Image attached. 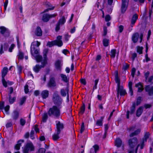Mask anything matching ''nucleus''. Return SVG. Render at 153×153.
I'll use <instances>...</instances> for the list:
<instances>
[{"mask_svg":"<svg viewBox=\"0 0 153 153\" xmlns=\"http://www.w3.org/2000/svg\"><path fill=\"white\" fill-rule=\"evenodd\" d=\"M105 118L104 116H101L99 119L97 120L96 124L98 126H102L103 124L102 121Z\"/></svg>","mask_w":153,"mask_h":153,"instance_id":"nucleus-23","label":"nucleus"},{"mask_svg":"<svg viewBox=\"0 0 153 153\" xmlns=\"http://www.w3.org/2000/svg\"><path fill=\"white\" fill-rule=\"evenodd\" d=\"M18 56V59L19 60H22L24 57V53L22 51H19Z\"/></svg>","mask_w":153,"mask_h":153,"instance_id":"nucleus-38","label":"nucleus"},{"mask_svg":"<svg viewBox=\"0 0 153 153\" xmlns=\"http://www.w3.org/2000/svg\"><path fill=\"white\" fill-rule=\"evenodd\" d=\"M135 86L136 88H138L137 92H142L144 89L143 85L141 82H139L136 83Z\"/></svg>","mask_w":153,"mask_h":153,"instance_id":"nucleus-13","label":"nucleus"},{"mask_svg":"<svg viewBox=\"0 0 153 153\" xmlns=\"http://www.w3.org/2000/svg\"><path fill=\"white\" fill-rule=\"evenodd\" d=\"M47 45L49 46V47H51L52 46L55 45L54 40L51 41V42H48L47 43Z\"/></svg>","mask_w":153,"mask_h":153,"instance_id":"nucleus-47","label":"nucleus"},{"mask_svg":"<svg viewBox=\"0 0 153 153\" xmlns=\"http://www.w3.org/2000/svg\"><path fill=\"white\" fill-rule=\"evenodd\" d=\"M60 25L57 23L55 28V30L56 32H58L60 29Z\"/></svg>","mask_w":153,"mask_h":153,"instance_id":"nucleus-57","label":"nucleus"},{"mask_svg":"<svg viewBox=\"0 0 153 153\" xmlns=\"http://www.w3.org/2000/svg\"><path fill=\"white\" fill-rule=\"evenodd\" d=\"M117 97L118 99L119 95L120 96H124L127 94L126 90L124 89L122 86L117 87Z\"/></svg>","mask_w":153,"mask_h":153,"instance_id":"nucleus-5","label":"nucleus"},{"mask_svg":"<svg viewBox=\"0 0 153 153\" xmlns=\"http://www.w3.org/2000/svg\"><path fill=\"white\" fill-rule=\"evenodd\" d=\"M22 69L23 68L21 66L19 65L18 66V70L19 74H20L22 73Z\"/></svg>","mask_w":153,"mask_h":153,"instance_id":"nucleus-62","label":"nucleus"},{"mask_svg":"<svg viewBox=\"0 0 153 153\" xmlns=\"http://www.w3.org/2000/svg\"><path fill=\"white\" fill-rule=\"evenodd\" d=\"M103 33L102 34L103 37H105L107 33V28L106 26H104L103 27Z\"/></svg>","mask_w":153,"mask_h":153,"instance_id":"nucleus-48","label":"nucleus"},{"mask_svg":"<svg viewBox=\"0 0 153 153\" xmlns=\"http://www.w3.org/2000/svg\"><path fill=\"white\" fill-rule=\"evenodd\" d=\"M138 16L137 13L134 14L131 18V25H134L136 22L137 20L138 19Z\"/></svg>","mask_w":153,"mask_h":153,"instance_id":"nucleus-25","label":"nucleus"},{"mask_svg":"<svg viewBox=\"0 0 153 153\" xmlns=\"http://www.w3.org/2000/svg\"><path fill=\"white\" fill-rule=\"evenodd\" d=\"M0 33L5 38H7L10 35V32L9 29L4 26L0 27Z\"/></svg>","mask_w":153,"mask_h":153,"instance_id":"nucleus-4","label":"nucleus"},{"mask_svg":"<svg viewBox=\"0 0 153 153\" xmlns=\"http://www.w3.org/2000/svg\"><path fill=\"white\" fill-rule=\"evenodd\" d=\"M19 113L18 111L16 110L14 111L12 115L13 119L15 120H17L19 117Z\"/></svg>","mask_w":153,"mask_h":153,"instance_id":"nucleus-18","label":"nucleus"},{"mask_svg":"<svg viewBox=\"0 0 153 153\" xmlns=\"http://www.w3.org/2000/svg\"><path fill=\"white\" fill-rule=\"evenodd\" d=\"M129 65L128 63L126 64L125 65H123V69L124 71H126L129 67Z\"/></svg>","mask_w":153,"mask_h":153,"instance_id":"nucleus-63","label":"nucleus"},{"mask_svg":"<svg viewBox=\"0 0 153 153\" xmlns=\"http://www.w3.org/2000/svg\"><path fill=\"white\" fill-rule=\"evenodd\" d=\"M26 100V98L25 96L22 97L20 99V102L19 104L20 106H21L25 102Z\"/></svg>","mask_w":153,"mask_h":153,"instance_id":"nucleus-40","label":"nucleus"},{"mask_svg":"<svg viewBox=\"0 0 153 153\" xmlns=\"http://www.w3.org/2000/svg\"><path fill=\"white\" fill-rule=\"evenodd\" d=\"M41 95L42 99H45L48 97L49 92L48 90H43L41 92Z\"/></svg>","mask_w":153,"mask_h":153,"instance_id":"nucleus-14","label":"nucleus"},{"mask_svg":"<svg viewBox=\"0 0 153 153\" xmlns=\"http://www.w3.org/2000/svg\"><path fill=\"white\" fill-rule=\"evenodd\" d=\"M10 106L9 105H7L5 107L4 106V109L5 111L7 114H8L9 113L8 112L10 109Z\"/></svg>","mask_w":153,"mask_h":153,"instance_id":"nucleus-52","label":"nucleus"},{"mask_svg":"<svg viewBox=\"0 0 153 153\" xmlns=\"http://www.w3.org/2000/svg\"><path fill=\"white\" fill-rule=\"evenodd\" d=\"M45 148H41L38 150V152L39 153H45Z\"/></svg>","mask_w":153,"mask_h":153,"instance_id":"nucleus-61","label":"nucleus"},{"mask_svg":"<svg viewBox=\"0 0 153 153\" xmlns=\"http://www.w3.org/2000/svg\"><path fill=\"white\" fill-rule=\"evenodd\" d=\"M142 101V98L141 97L139 96L136 99V105L138 106L140 105Z\"/></svg>","mask_w":153,"mask_h":153,"instance_id":"nucleus-42","label":"nucleus"},{"mask_svg":"<svg viewBox=\"0 0 153 153\" xmlns=\"http://www.w3.org/2000/svg\"><path fill=\"white\" fill-rule=\"evenodd\" d=\"M60 76L62 79V80L66 83L68 84L69 81V78H68L66 75L63 74H61Z\"/></svg>","mask_w":153,"mask_h":153,"instance_id":"nucleus-21","label":"nucleus"},{"mask_svg":"<svg viewBox=\"0 0 153 153\" xmlns=\"http://www.w3.org/2000/svg\"><path fill=\"white\" fill-rule=\"evenodd\" d=\"M136 128V126H132L129 127V128H128L127 130H128L129 131H133Z\"/></svg>","mask_w":153,"mask_h":153,"instance_id":"nucleus-60","label":"nucleus"},{"mask_svg":"<svg viewBox=\"0 0 153 153\" xmlns=\"http://www.w3.org/2000/svg\"><path fill=\"white\" fill-rule=\"evenodd\" d=\"M122 144V140L119 138H117L116 139L115 142V146L117 147H120Z\"/></svg>","mask_w":153,"mask_h":153,"instance_id":"nucleus-22","label":"nucleus"},{"mask_svg":"<svg viewBox=\"0 0 153 153\" xmlns=\"http://www.w3.org/2000/svg\"><path fill=\"white\" fill-rule=\"evenodd\" d=\"M24 91L25 94H27L29 91L28 86L26 84L24 86Z\"/></svg>","mask_w":153,"mask_h":153,"instance_id":"nucleus-55","label":"nucleus"},{"mask_svg":"<svg viewBox=\"0 0 153 153\" xmlns=\"http://www.w3.org/2000/svg\"><path fill=\"white\" fill-rule=\"evenodd\" d=\"M20 124L22 126H24L25 125L26 123V121L23 119L21 118L20 120Z\"/></svg>","mask_w":153,"mask_h":153,"instance_id":"nucleus-53","label":"nucleus"},{"mask_svg":"<svg viewBox=\"0 0 153 153\" xmlns=\"http://www.w3.org/2000/svg\"><path fill=\"white\" fill-rule=\"evenodd\" d=\"M139 36V34L137 32H136L133 33L131 37L132 41L133 43H136L137 42Z\"/></svg>","mask_w":153,"mask_h":153,"instance_id":"nucleus-15","label":"nucleus"},{"mask_svg":"<svg viewBox=\"0 0 153 153\" xmlns=\"http://www.w3.org/2000/svg\"><path fill=\"white\" fill-rule=\"evenodd\" d=\"M110 16L109 14L106 15L105 17V20L107 22H108L111 20Z\"/></svg>","mask_w":153,"mask_h":153,"instance_id":"nucleus-56","label":"nucleus"},{"mask_svg":"<svg viewBox=\"0 0 153 153\" xmlns=\"http://www.w3.org/2000/svg\"><path fill=\"white\" fill-rule=\"evenodd\" d=\"M49 14L48 13L44 14L42 17V20L44 22H48L49 19Z\"/></svg>","mask_w":153,"mask_h":153,"instance_id":"nucleus-28","label":"nucleus"},{"mask_svg":"<svg viewBox=\"0 0 153 153\" xmlns=\"http://www.w3.org/2000/svg\"><path fill=\"white\" fill-rule=\"evenodd\" d=\"M130 111L129 110H127L126 111V117L127 119H128L129 118V114L132 115L134 114L136 110V103L134 102L131 107L130 108Z\"/></svg>","mask_w":153,"mask_h":153,"instance_id":"nucleus-8","label":"nucleus"},{"mask_svg":"<svg viewBox=\"0 0 153 153\" xmlns=\"http://www.w3.org/2000/svg\"><path fill=\"white\" fill-rule=\"evenodd\" d=\"M2 82L3 86L5 88H7V81H6L4 78H2Z\"/></svg>","mask_w":153,"mask_h":153,"instance_id":"nucleus-46","label":"nucleus"},{"mask_svg":"<svg viewBox=\"0 0 153 153\" xmlns=\"http://www.w3.org/2000/svg\"><path fill=\"white\" fill-rule=\"evenodd\" d=\"M52 99L54 105L60 107L62 104V99L58 94L57 91L53 93Z\"/></svg>","mask_w":153,"mask_h":153,"instance_id":"nucleus-2","label":"nucleus"},{"mask_svg":"<svg viewBox=\"0 0 153 153\" xmlns=\"http://www.w3.org/2000/svg\"><path fill=\"white\" fill-rule=\"evenodd\" d=\"M35 33L37 36H42V31L39 26L37 27L35 32Z\"/></svg>","mask_w":153,"mask_h":153,"instance_id":"nucleus-16","label":"nucleus"},{"mask_svg":"<svg viewBox=\"0 0 153 153\" xmlns=\"http://www.w3.org/2000/svg\"><path fill=\"white\" fill-rule=\"evenodd\" d=\"M145 90L148 92L149 96L153 95V86H150L149 85H146L145 87Z\"/></svg>","mask_w":153,"mask_h":153,"instance_id":"nucleus-11","label":"nucleus"},{"mask_svg":"<svg viewBox=\"0 0 153 153\" xmlns=\"http://www.w3.org/2000/svg\"><path fill=\"white\" fill-rule=\"evenodd\" d=\"M15 47V45L14 44H12L11 45V46L9 48L8 51L10 52H12L14 48Z\"/></svg>","mask_w":153,"mask_h":153,"instance_id":"nucleus-54","label":"nucleus"},{"mask_svg":"<svg viewBox=\"0 0 153 153\" xmlns=\"http://www.w3.org/2000/svg\"><path fill=\"white\" fill-rule=\"evenodd\" d=\"M9 97V102L10 104H12L16 101V97H14L12 98L11 95L8 96Z\"/></svg>","mask_w":153,"mask_h":153,"instance_id":"nucleus-35","label":"nucleus"},{"mask_svg":"<svg viewBox=\"0 0 153 153\" xmlns=\"http://www.w3.org/2000/svg\"><path fill=\"white\" fill-rule=\"evenodd\" d=\"M42 68L40 65L36 64L33 67V70L36 73H38L41 68Z\"/></svg>","mask_w":153,"mask_h":153,"instance_id":"nucleus-27","label":"nucleus"},{"mask_svg":"<svg viewBox=\"0 0 153 153\" xmlns=\"http://www.w3.org/2000/svg\"><path fill=\"white\" fill-rule=\"evenodd\" d=\"M141 129L140 128H138L136 130L134 131L133 132L130 133L129 134L130 137H132L135 136H136L139 134L140 132Z\"/></svg>","mask_w":153,"mask_h":153,"instance_id":"nucleus-26","label":"nucleus"},{"mask_svg":"<svg viewBox=\"0 0 153 153\" xmlns=\"http://www.w3.org/2000/svg\"><path fill=\"white\" fill-rule=\"evenodd\" d=\"M8 71V68L7 67H4L1 71L2 78H4L5 76L7 74Z\"/></svg>","mask_w":153,"mask_h":153,"instance_id":"nucleus-30","label":"nucleus"},{"mask_svg":"<svg viewBox=\"0 0 153 153\" xmlns=\"http://www.w3.org/2000/svg\"><path fill=\"white\" fill-rule=\"evenodd\" d=\"M56 132L60 133L61 131L64 128V124L63 123H61L60 121H56Z\"/></svg>","mask_w":153,"mask_h":153,"instance_id":"nucleus-10","label":"nucleus"},{"mask_svg":"<svg viewBox=\"0 0 153 153\" xmlns=\"http://www.w3.org/2000/svg\"><path fill=\"white\" fill-rule=\"evenodd\" d=\"M45 5L46 7H53L52 6V5H51V4L50 2L48 1L45 2Z\"/></svg>","mask_w":153,"mask_h":153,"instance_id":"nucleus-58","label":"nucleus"},{"mask_svg":"<svg viewBox=\"0 0 153 153\" xmlns=\"http://www.w3.org/2000/svg\"><path fill=\"white\" fill-rule=\"evenodd\" d=\"M115 75V80L116 83H117V87L120 86V79L118 76V73L117 71H116Z\"/></svg>","mask_w":153,"mask_h":153,"instance_id":"nucleus-19","label":"nucleus"},{"mask_svg":"<svg viewBox=\"0 0 153 153\" xmlns=\"http://www.w3.org/2000/svg\"><path fill=\"white\" fill-rule=\"evenodd\" d=\"M109 39L106 38H104L102 39V44L105 47H108L109 45Z\"/></svg>","mask_w":153,"mask_h":153,"instance_id":"nucleus-32","label":"nucleus"},{"mask_svg":"<svg viewBox=\"0 0 153 153\" xmlns=\"http://www.w3.org/2000/svg\"><path fill=\"white\" fill-rule=\"evenodd\" d=\"M3 45L4 50V51H6L7 50L9 46L7 42H5L4 44V45Z\"/></svg>","mask_w":153,"mask_h":153,"instance_id":"nucleus-50","label":"nucleus"},{"mask_svg":"<svg viewBox=\"0 0 153 153\" xmlns=\"http://www.w3.org/2000/svg\"><path fill=\"white\" fill-rule=\"evenodd\" d=\"M35 59L37 62H40L42 61V57L41 55H37L35 57Z\"/></svg>","mask_w":153,"mask_h":153,"instance_id":"nucleus-36","label":"nucleus"},{"mask_svg":"<svg viewBox=\"0 0 153 153\" xmlns=\"http://www.w3.org/2000/svg\"><path fill=\"white\" fill-rule=\"evenodd\" d=\"M137 137H134L129 139L128 144L131 149H133L137 145Z\"/></svg>","mask_w":153,"mask_h":153,"instance_id":"nucleus-7","label":"nucleus"},{"mask_svg":"<svg viewBox=\"0 0 153 153\" xmlns=\"http://www.w3.org/2000/svg\"><path fill=\"white\" fill-rule=\"evenodd\" d=\"M56 85V84L55 78L53 76L50 77L47 83L48 86L50 88H51L55 87Z\"/></svg>","mask_w":153,"mask_h":153,"instance_id":"nucleus-9","label":"nucleus"},{"mask_svg":"<svg viewBox=\"0 0 153 153\" xmlns=\"http://www.w3.org/2000/svg\"><path fill=\"white\" fill-rule=\"evenodd\" d=\"M33 51H34V54H36L37 55L39 54V50L38 49H36V45L34 44H33Z\"/></svg>","mask_w":153,"mask_h":153,"instance_id":"nucleus-45","label":"nucleus"},{"mask_svg":"<svg viewBox=\"0 0 153 153\" xmlns=\"http://www.w3.org/2000/svg\"><path fill=\"white\" fill-rule=\"evenodd\" d=\"M85 129V123L84 122H82V123L81 129L80 130V133L82 134L83 132Z\"/></svg>","mask_w":153,"mask_h":153,"instance_id":"nucleus-49","label":"nucleus"},{"mask_svg":"<svg viewBox=\"0 0 153 153\" xmlns=\"http://www.w3.org/2000/svg\"><path fill=\"white\" fill-rule=\"evenodd\" d=\"M61 107H59L58 106L55 105L52 106L48 111V116L55 119L59 118L61 115Z\"/></svg>","mask_w":153,"mask_h":153,"instance_id":"nucleus-1","label":"nucleus"},{"mask_svg":"<svg viewBox=\"0 0 153 153\" xmlns=\"http://www.w3.org/2000/svg\"><path fill=\"white\" fill-rule=\"evenodd\" d=\"M60 133H58L56 132V134H54L52 136V138L53 140L54 141H56L59 138V135L60 134Z\"/></svg>","mask_w":153,"mask_h":153,"instance_id":"nucleus-39","label":"nucleus"},{"mask_svg":"<svg viewBox=\"0 0 153 153\" xmlns=\"http://www.w3.org/2000/svg\"><path fill=\"white\" fill-rule=\"evenodd\" d=\"M48 53V50H46L45 51H43V56L44 58V59H47V54Z\"/></svg>","mask_w":153,"mask_h":153,"instance_id":"nucleus-51","label":"nucleus"},{"mask_svg":"<svg viewBox=\"0 0 153 153\" xmlns=\"http://www.w3.org/2000/svg\"><path fill=\"white\" fill-rule=\"evenodd\" d=\"M4 101L1 102L0 103V110H2L4 109Z\"/></svg>","mask_w":153,"mask_h":153,"instance_id":"nucleus-64","label":"nucleus"},{"mask_svg":"<svg viewBox=\"0 0 153 153\" xmlns=\"http://www.w3.org/2000/svg\"><path fill=\"white\" fill-rule=\"evenodd\" d=\"M48 60L46 59H43L42 60L41 62L42 65H40L42 68H44L46 65L48 64Z\"/></svg>","mask_w":153,"mask_h":153,"instance_id":"nucleus-43","label":"nucleus"},{"mask_svg":"<svg viewBox=\"0 0 153 153\" xmlns=\"http://www.w3.org/2000/svg\"><path fill=\"white\" fill-rule=\"evenodd\" d=\"M99 81V79L98 78L94 80V84L93 88V92L97 88V85Z\"/></svg>","mask_w":153,"mask_h":153,"instance_id":"nucleus-41","label":"nucleus"},{"mask_svg":"<svg viewBox=\"0 0 153 153\" xmlns=\"http://www.w3.org/2000/svg\"><path fill=\"white\" fill-rule=\"evenodd\" d=\"M55 45H57L58 47H61L63 45L62 41H58L56 40H54Z\"/></svg>","mask_w":153,"mask_h":153,"instance_id":"nucleus-37","label":"nucleus"},{"mask_svg":"<svg viewBox=\"0 0 153 153\" xmlns=\"http://www.w3.org/2000/svg\"><path fill=\"white\" fill-rule=\"evenodd\" d=\"M67 17H66L65 16H63L59 19L57 23L60 25H64L66 22Z\"/></svg>","mask_w":153,"mask_h":153,"instance_id":"nucleus-24","label":"nucleus"},{"mask_svg":"<svg viewBox=\"0 0 153 153\" xmlns=\"http://www.w3.org/2000/svg\"><path fill=\"white\" fill-rule=\"evenodd\" d=\"M54 7H49L48 8H47V9L45 10H44V11H43V13H46V12H47L49 10H53L54 9Z\"/></svg>","mask_w":153,"mask_h":153,"instance_id":"nucleus-59","label":"nucleus"},{"mask_svg":"<svg viewBox=\"0 0 153 153\" xmlns=\"http://www.w3.org/2000/svg\"><path fill=\"white\" fill-rule=\"evenodd\" d=\"M24 140L20 139L18 140L17 142V143L15 146L14 148L15 149L19 150L20 149V147L22 146V143L24 142Z\"/></svg>","mask_w":153,"mask_h":153,"instance_id":"nucleus-17","label":"nucleus"},{"mask_svg":"<svg viewBox=\"0 0 153 153\" xmlns=\"http://www.w3.org/2000/svg\"><path fill=\"white\" fill-rule=\"evenodd\" d=\"M143 47L140 46L137 47V51L139 53V54H141L143 53Z\"/></svg>","mask_w":153,"mask_h":153,"instance_id":"nucleus-44","label":"nucleus"},{"mask_svg":"<svg viewBox=\"0 0 153 153\" xmlns=\"http://www.w3.org/2000/svg\"><path fill=\"white\" fill-rule=\"evenodd\" d=\"M129 1V0H122L121 12L122 14L124 13L127 10Z\"/></svg>","mask_w":153,"mask_h":153,"instance_id":"nucleus-6","label":"nucleus"},{"mask_svg":"<svg viewBox=\"0 0 153 153\" xmlns=\"http://www.w3.org/2000/svg\"><path fill=\"white\" fill-rule=\"evenodd\" d=\"M143 110V106L140 107L136 110V116L137 117H139L142 114Z\"/></svg>","mask_w":153,"mask_h":153,"instance_id":"nucleus-20","label":"nucleus"},{"mask_svg":"<svg viewBox=\"0 0 153 153\" xmlns=\"http://www.w3.org/2000/svg\"><path fill=\"white\" fill-rule=\"evenodd\" d=\"M34 150V147L32 142L27 143L24 148L23 153H29V151H33Z\"/></svg>","mask_w":153,"mask_h":153,"instance_id":"nucleus-3","label":"nucleus"},{"mask_svg":"<svg viewBox=\"0 0 153 153\" xmlns=\"http://www.w3.org/2000/svg\"><path fill=\"white\" fill-rule=\"evenodd\" d=\"M66 91L67 93L68 94L69 89L68 88H66L65 90L63 89H62L60 90V93L61 95L63 97H65L66 95V93L65 91Z\"/></svg>","mask_w":153,"mask_h":153,"instance_id":"nucleus-31","label":"nucleus"},{"mask_svg":"<svg viewBox=\"0 0 153 153\" xmlns=\"http://www.w3.org/2000/svg\"><path fill=\"white\" fill-rule=\"evenodd\" d=\"M54 65L55 68L57 70L61 71L62 64H61V61L59 59L56 60L55 62Z\"/></svg>","mask_w":153,"mask_h":153,"instance_id":"nucleus-12","label":"nucleus"},{"mask_svg":"<svg viewBox=\"0 0 153 153\" xmlns=\"http://www.w3.org/2000/svg\"><path fill=\"white\" fill-rule=\"evenodd\" d=\"M48 112H46L44 113L42 115V120L43 123H46L48 118Z\"/></svg>","mask_w":153,"mask_h":153,"instance_id":"nucleus-33","label":"nucleus"},{"mask_svg":"<svg viewBox=\"0 0 153 153\" xmlns=\"http://www.w3.org/2000/svg\"><path fill=\"white\" fill-rule=\"evenodd\" d=\"M116 53V49H112L111 50L110 55L111 58H114L115 57Z\"/></svg>","mask_w":153,"mask_h":153,"instance_id":"nucleus-34","label":"nucleus"},{"mask_svg":"<svg viewBox=\"0 0 153 153\" xmlns=\"http://www.w3.org/2000/svg\"><path fill=\"white\" fill-rule=\"evenodd\" d=\"M85 104L83 102L82 105L80 108L79 111V114L81 115H83L85 112Z\"/></svg>","mask_w":153,"mask_h":153,"instance_id":"nucleus-29","label":"nucleus"}]
</instances>
